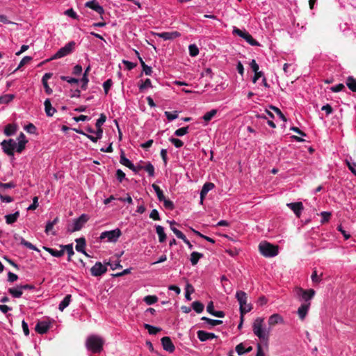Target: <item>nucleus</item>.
Listing matches in <instances>:
<instances>
[{
    "mask_svg": "<svg viewBox=\"0 0 356 356\" xmlns=\"http://www.w3.org/2000/svg\"><path fill=\"white\" fill-rule=\"evenodd\" d=\"M38 207V197H34L33 203L27 208L28 210H35Z\"/></svg>",
    "mask_w": 356,
    "mask_h": 356,
    "instance_id": "obj_62",
    "label": "nucleus"
},
{
    "mask_svg": "<svg viewBox=\"0 0 356 356\" xmlns=\"http://www.w3.org/2000/svg\"><path fill=\"white\" fill-rule=\"evenodd\" d=\"M345 88V86L343 83H339L338 85L335 86H332L330 88V90L334 92H338L341 91Z\"/></svg>",
    "mask_w": 356,
    "mask_h": 356,
    "instance_id": "obj_60",
    "label": "nucleus"
},
{
    "mask_svg": "<svg viewBox=\"0 0 356 356\" xmlns=\"http://www.w3.org/2000/svg\"><path fill=\"white\" fill-rule=\"evenodd\" d=\"M44 105L46 115L49 117L53 116V115L56 113V110L51 106L50 99H47L44 102Z\"/></svg>",
    "mask_w": 356,
    "mask_h": 356,
    "instance_id": "obj_22",
    "label": "nucleus"
},
{
    "mask_svg": "<svg viewBox=\"0 0 356 356\" xmlns=\"http://www.w3.org/2000/svg\"><path fill=\"white\" fill-rule=\"evenodd\" d=\"M15 186H16V184L13 181H10L9 183H6V184L0 183V191H1L2 193H3L6 189L13 188Z\"/></svg>",
    "mask_w": 356,
    "mask_h": 356,
    "instance_id": "obj_44",
    "label": "nucleus"
},
{
    "mask_svg": "<svg viewBox=\"0 0 356 356\" xmlns=\"http://www.w3.org/2000/svg\"><path fill=\"white\" fill-rule=\"evenodd\" d=\"M122 235V232L120 229L117 228L111 231H106L101 234L99 238L103 240L107 238L108 241L116 242L119 237Z\"/></svg>",
    "mask_w": 356,
    "mask_h": 356,
    "instance_id": "obj_7",
    "label": "nucleus"
},
{
    "mask_svg": "<svg viewBox=\"0 0 356 356\" xmlns=\"http://www.w3.org/2000/svg\"><path fill=\"white\" fill-rule=\"evenodd\" d=\"M16 130H17L16 125L12 124H8V125H6L5 127L4 134L6 136H10L13 135L15 133Z\"/></svg>",
    "mask_w": 356,
    "mask_h": 356,
    "instance_id": "obj_33",
    "label": "nucleus"
},
{
    "mask_svg": "<svg viewBox=\"0 0 356 356\" xmlns=\"http://www.w3.org/2000/svg\"><path fill=\"white\" fill-rule=\"evenodd\" d=\"M322 276L323 273H321L320 275H318L316 270H314L311 276V278L313 282L318 283L321 281Z\"/></svg>",
    "mask_w": 356,
    "mask_h": 356,
    "instance_id": "obj_53",
    "label": "nucleus"
},
{
    "mask_svg": "<svg viewBox=\"0 0 356 356\" xmlns=\"http://www.w3.org/2000/svg\"><path fill=\"white\" fill-rule=\"evenodd\" d=\"M346 85L351 91L356 92V79L353 76H350L347 78Z\"/></svg>",
    "mask_w": 356,
    "mask_h": 356,
    "instance_id": "obj_31",
    "label": "nucleus"
},
{
    "mask_svg": "<svg viewBox=\"0 0 356 356\" xmlns=\"http://www.w3.org/2000/svg\"><path fill=\"white\" fill-rule=\"evenodd\" d=\"M270 108L271 110H273V111H275L277 115L284 121V122H286L287 120H286V118L284 116V115L282 113V112L280 111V109L275 106H270Z\"/></svg>",
    "mask_w": 356,
    "mask_h": 356,
    "instance_id": "obj_49",
    "label": "nucleus"
},
{
    "mask_svg": "<svg viewBox=\"0 0 356 356\" xmlns=\"http://www.w3.org/2000/svg\"><path fill=\"white\" fill-rule=\"evenodd\" d=\"M14 99V95L11 94H8L3 96L0 97V103L1 104H8L11 102Z\"/></svg>",
    "mask_w": 356,
    "mask_h": 356,
    "instance_id": "obj_46",
    "label": "nucleus"
},
{
    "mask_svg": "<svg viewBox=\"0 0 356 356\" xmlns=\"http://www.w3.org/2000/svg\"><path fill=\"white\" fill-rule=\"evenodd\" d=\"M107 271V268L101 262L98 261L91 268L90 273L92 276L98 277L104 274Z\"/></svg>",
    "mask_w": 356,
    "mask_h": 356,
    "instance_id": "obj_11",
    "label": "nucleus"
},
{
    "mask_svg": "<svg viewBox=\"0 0 356 356\" xmlns=\"http://www.w3.org/2000/svg\"><path fill=\"white\" fill-rule=\"evenodd\" d=\"M201 320L207 322L208 324L212 326H216L222 323V321L220 320H214L205 316L202 317Z\"/></svg>",
    "mask_w": 356,
    "mask_h": 356,
    "instance_id": "obj_40",
    "label": "nucleus"
},
{
    "mask_svg": "<svg viewBox=\"0 0 356 356\" xmlns=\"http://www.w3.org/2000/svg\"><path fill=\"white\" fill-rule=\"evenodd\" d=\"M104 339L97 335H90L88 337L86 346L93 353H99L103 349Z\"/></svg>",
    "mask_w": 356,
    "mask_h": 356,
    "instance_id": "obj_2",
    "label": "nucleus"
},
{
    "mask_svg": "<svg viewBox=\"0 0 356 356\" xmlns=\"http://www.w3.org/2000/svg\"><path fill=\"white\" fill-rule=\"evenodd\" d=\"M144 301L149 305H152L158 301V298L156 296H147L144 298Z\"/></svg>",
    "mask_w": 356,
    "mask_h": 356,
    "instance_id": "obj_47",
    "label": "nucleus"
},
{
    "mask_svg": "<svg viewBox=\"0 0 356 356\" xmlns=\"http://www.w3.org/2000/svg\"><path fill=\"white\" fill-rule=\"evenodd\" d=\"M140 64L143 67V71L146 75H151L152 73V69L151 67L147 65L143 59H140Z\"/></svg>",
    "mask_w": 356,
    "mask_h": 356,
    "instance_id": "obj_45",
    "label": "nucleus"
},
{
    "mask_svg": "<svg viewBox=\"0 0 356 356\" xmlns=\"http://www.w3.org/2000/svg\"><path fill=\"white\" fill-rule=\"evenodd\" d=\"M43 249L55 257H60L64 254V250L63 248H61L60 250H57L51 248L43 246Z\"/></svg>",
    "mask_w": 356,
    "mask_h": 356,
    "instance_id": "obj_26",
    "label": "nucleus"
},
{
    "mask_svg": "<svg viewBox=\"0 0 356 356\" xmlns=\"http://www.w3.org/2000/svg\"><path fill=\"white\" fill-rule=\"evenodd\" d=\"M286 206L294 212L298 218L300 216L301 211L303 210V204L301 202L288 203Z\"/></svg>",
    "mask_w": 356,
    "mask_h": 356,
    "instance_id": "obj_13",
    "label": "nucleus"
},
{
    "mask_svg": "<svg viewBox=\"0 0 356 356\" xmlns=\"http://www.w3.org/2000/svg\"><path fill=\"white\" fill-rule=\"evenodd\" d=\"M59 222L58 217H56L52 221L47 222L46 227H45V233L49 234L50 232L52 231L53 227L55 225H56Z\"/></svg>",
    "mask_w": 356,
    "mask_h": 356,
    "instance_id": "obj_35",
    "label": "nucleus"
},
{
    "mask_svg": "<svg viewBox=\"0 0 356 356\" xmlns=\"http://www.w3.org/2000/svg\"><path fill=\"white\" fill-rule=\"evenodd\" d=\"M106 116L104 113H101L99 118L97 120L95 123V127L97 128V131H95V134L98 135L99 137H102L103 136V129L102 126L106 122Z\"/></svg>",
    "mask_w": 356,
    "mask_h": 356,
    "instance_id": "obj_14",
    "label": "nucleus"
},
{
    "mask_svg": "<svg viewBox=\"0 0 356 356\" xmlns=\"http://www.w3.org/2000/svg\"><path fill=\"white\" fill-rule=\"evenodd\" d=\"M32 60V57L31 56H24L20 61L18 67L14 70V72L18 70L22 67L25 65L26 64L29 63Z\"/></svg>",
    "mask_w": 356,
    "mask_h": 356,
    "instance_id": "obj_51",
    "label": "nucleus"
},
{
    "mask_svg": "<svg viewBox=\"0 0 356 356\" xmlns=\"http://www.w3.org/2000/svg\"><path fill=\"white\" fill-rule=\"evenodd\" d=\"M189 54L191 56H196L199 54V49L195 44H190L188 47Z\"/></svg>",
    "mask_w": 356,
    "mask_h": 356,
    "instance_id": "obj_48",
    "label": "nucleus"
},
{
    "mask_svg": "<svg viewBox=\"0 0 356 356\" xmlns=\"http://www.w3.org/2000/svg\"><path fill=\"white\" fill-rule=\"evenodd\" d=\"M197 338L199 339V340L202 342L206 341L209 339L217 338V336L215 334L211 333V332H207L204 330H198L197 332Z\"/></svg>",
    "mask_w": 356,
    "mask_h": 356,
    "instance_id": "obj_17",
    "label": "nucleus"
},
{
    "mask_svg": "<svg viewBox=\"0 0 356 356\" xmlns=\"http://www.w3.org/2000/svg\"><path fill=\"white\" fill-rule=\"evenodd\" d=\"M215 187V185L213 183L211 182H207L205 183L200 191V202L201 204L203 203L204 199L209 191L212 190Z\"/></svg>",
    "mask_w": 356,
    "mask_h": 356,
    "instance_id": "obj_18",
    "label": "nucleus"
},
{
    "mask_svg": "<svg viewBox=\"0 0 356 356\" xmlns=\"http://www.w3.org/2000/svg\"><path fill=\"white\" fill-rule=\"evenodd\" d=\"M193 309L198 314L203 312L204 306L200 301H195L192 303Z\"/></svg>",
    "mask_w": 356,
    "mask_h": 356,
    "instance_id": "obj_39",
    "label": "nucleus"
},
{
    "mask_svg": "<svg viewBox=\"0 0 356 356\" xmlns=\"http://www.w3.org/2000/svg\"><path fill=\"white\" fill-rule=\"evenodd\" d=\"M263 323L264 319L261 318H257L252 326V330L254 334L262 341L265 346L268 347V341L270 337V328L268 330L263 329Z\"/></svg>",
    "mask_w": 356,
    "mask_h": 356,
    "instance_id": "obj_1",
    "label": "nucleus"
},
{
    "mask_svg": "<svg viewBox=\"0 0 356 356\" xmlns=\"http://www.w3.org/2000/svg\"><path fill=\"white\" fill-rule=\"evenodd\" d=\"M1 145L3 152L7 155H14V150L16 148L17 143L13 139L3 140L1 143Z\"/></svg>",
    "mask_w": 356,
    "mask_h": 356,
    "instance_id": "obj_9",
    "label": "nucleus"
},
{
    "mask_svg": "<svg viewBox=\"0 0 356 356\" xmlns=\"http://www.w3.org/2000/svg\"><path fill=\"white\" fill-rule=\"evenodd\" d=\"M71 295H67L63 300L60 302L58 306V309L60 311L63 312L65 308H66L71 301Z\"/></svg>",
    "mask_w": 356,
    "mask_h": 356,
    "instance_id": "obj_32",
    "label": "nucleus"
},
{
    "mask_svg": "<svg viewBox=\"0 0 356 356\" xmlns=\"http://www.w3.org/2000/svg\"><path fill=\"white\" fill-rule=\"evenodd\" d=\"M169 140L177 147V148H179L181 147H182L184 145V143L178 139V138H170L169 139Z\"/></svg>",
    "mask_w": 356,
    "mask_h": 356,
    "instance_id": "obj_57",
    "label": "nucleus"
},
{
    "mask_svg": "<svg viewBox=\"0 0 356 356\" xmlns=\"http://www.w3.org/2000/svg\"><path fill=\"white\" fill-rule=\"evenodd\" d=\"M321 216L322 217L321 223L323 224L329 221L331 213L330 212L323 211Z\"/></svg>",
    "mask_w": 356,
    "mask_h": 356,
    "instance_id": "obj_58",
    "label": "nucleus"
},
{
    "mask_svg": "<svg viewBox=\"0 0 356 356\" xmlns=\"http://www.w3.org/2000/svg\"><path fill=\"white\" fill-rule=\"evenodd\" d=\"M49 324L46 321H39L35 327V330L39 334H44L49 329Z\"/></svg>",
    "mask_w": 356,
    "mask_h": 356,
    "instance_id": "obj_19",
    "label": "nucleus"
},
{
    "mask_svg": "<svg viewBox=\"0 0 356 356\" xmlns=\"http://www.w3.org/2000/svg\"><path fill=\"white\" fill-rule=\"evenodd\" d=\"M120 163L129 169H133L134 168V165L125 156L123 150H121Z\"/></svg>",
    "mask_w": 356,
    "mask_h": 356,
    "instance_id": "obj_25",
    "label": "nucleus"
},
{
    "mask_svg": "<svg viewBox=\"0 0 356 356\" xmlns=\"http://www.w3.org/2000/svg\"><path fill=\"white\" fill-rule=\"evenodd\" d=\"M296 293L298 296L302 297V298L305 301L308 302L313 298L315 295V291L314 289H308L305 290L300 287H298L295 289Z\"/></svg>",
    "mask_w": 356,
    "mask_h": 356,
    "instance_id": "obj_10",
    "label": "nucleus"
},
{
    "mask_svg": "<svg viewBox=\"0 0 356 356\" xmlns=\"http://www.w3.org/2000/svg\"><path fill=\"white\" fill-rule=\"evenodd\" d=\"M278 250V245H273L266 241L261 242L259 245V250L265 257H273L277 255Z\"/></svg>",
    "mask_w": 356,
    "mask_h": 356,
    "instance_id": "obj_3",
    "label": "nucleus"
},
{
    "mask_svg": "<svg viewBox=\"0 0 356 356\" xmlns=\"http://www.w3.org/2000/svg\"><path fill=\"white\" fill-rule=\"evenodd\" d=\"M165 115L169 121H172V120L177 118V117H178L177 111H175L174 113L165 111Z\"/></svg>",
    "mask_w": 356,
    "mask_h": 356,
    "instance_id": "obj_55",
    "label": "nucleus"
},
{
    "mask_svg": "<svg viewBox=\"0 0 356 356\" xmlns=\"http://www.w3.org/2000/svg\"><path fill=\"white\" fill-rule=\"evenodd\" d=\"M162 346L163 349L169 353H173L175 350V347L169 337H163L161 339Z\"/></svg>",
    "mask_w": 356,
    "mask_h": 356,
    "instance_id": "obj_12",
    "label": "nucleus"
},
{
    "mask_svg": "<svg viewBox=\"0 0 356 356\" xmlns=\"http://www.w3.org/2000/svg\"><path fill=\"white\" fill-rule=\"evenodd\" d=\"M346 164L348 169L351 171V172L356 176V163H351L349 161H346Z\"/></svg>",
    "mask_w": 356,
    "mask_h": 356,
    "instance_id": "obj_64",
    "label": "nucleus"
},
{
    "mask_svg": "<svg viewBox=\"0 0 356 356\" xmlns=\"http://www.w3.org/2000/svg\"><path fill=\"white\" fill-rule=\"evenodd\" d=\"M8 292L13 297L17 298H20L23 293L19 286H17L16 288H10Z\"/></svg>",
    "mask_w": 356,
    "mask_h": 356,
    "instance_id": "obj_36",
    "label": "nucleus"
},
{
    "mask_svg": "<svg viewBox=\"0 0 356 356\" xmlns=\"http://www.w3.org/2000/svg\"><path fill=\"white\" fill-rule=\"evenodd\" d=\"M161 202H163V206L166 209L173 210L175 209V205L172 201L165 197L164 200H162Z\"/></svg>",
    "mask_w": 356,
    "mask_h": 356,
    "instance_id": "obj_50",
    "label": "nucleus"
},
{
    "mask_svg": "<svg viewBox=\"0 0 356 356\" xmlns=\"http://www.w3.org/2000/svg\"><path fill=\"white\" fill-rule=\"evenodd\" d=\"M60 248H63L64 250V252L66 251L68 254L67 260L70 261L71 257L72 255H74V252L73 250V246L72 244H68V245H60Z\"/></svg>",
    "mask_w": 356,
    "mask_h": 356,
    "instance_id": "obj_30",
    "label": "nucleus"
},
{
    "mask_svg": "<svg viewBox=\"0 0 356 356\" xmlns=\"http://www.w3.org/2000/svg\"><path fill=\"white\" fill-rule=\"evenodd\" d=\"M88 219L89 218L87 215L82 214L78 218L74 219L72 225H68L67 232L70 233H72L74 232L79 231L83 227L85 223L87 222Z\"/></svg>",
    "mask_w": 356,
    "mask_h": 356,
    "instance_id": "obj_5",
    "label": "nucleus"
},
{
    "mask_svg": "<svg viewBox=\"0 0 356 356\" xmlns=\"http://www.w3.org/2000/svg\"><path fill=\"white\" fill-rule=\"evenodd\" d=\"M75 42L72 41L66 44L63 47H61L51 58L50 60L58 59L64 57L72 52L74 49Z\"/></svg>",
    "mask_w": 356,
    "mask_h": 356,
    "instance_id": "obj_6",
    "label": "nucleus"
},
{
    "mask_svg": "<svg viewBox=\"0 0 356 356\" xmlns=\"http://www.w3.org/2000/svg\"><path fill=\"white\" fill-rule=\"evenodd\" d=\"M149 218L154 220H159L160 216L158 211L156 209H153L149 214Z\"/></svg>",
    "mask_w": 356,
    "mask_h": 356,
    "instance_id": "obj_63",
    "label": "nucleus"
},
{
    "mask_svg": "<svg viewBox=\"0 0 356 356\" xmlns=\"http://www.w3.org/2000/svg\"><path fill=\"white\" fill-rule=\"evenodd\" d=\"M27 142L28 140H19L18 142L17 146L16 145L17 152H22L25 149V145L27 143Z\"/></svg>",
    "mask_w": 356,
    "mask_h": 356,
    "instance_id": "obj_56",
    "label": "nucleus"
},
{
    "mask_svg": "<svg viewBox=\"0 0 356 356\" xmlns=\"http://www.w3.org/2000/svg\"><path fill=\"white\" fill-rule=\"evenodd\" d=\"M188 126H186V127H181V128L177 129L175 132V134L177 136H182L188 133Z\"/></svg>",
    "mask_w": 356,
    "mask_h": 356,
    "instance_id": "obj_52",
    "label": "nucleus"
},
{
    "mask_svg": "<svg viewBox=\"0 0 356 356\" xmlns=\"http://www.w3.org/2000/svg\"><path fill=\"white\" fill-rule=\"evenodd\" d=\"M169 222L170 225V229L173 232V233L176 235V236L180 239L184 238L185 235L181 231H179L176 227L172 226L173 225L177 224L176 222L172 220V221H170Z\"/></svg>",
    "mask_w": 356,
    "mask_h": 356,
    "instance_id": "obj_37",
    "label": "nucleus"
},
{
    "mask_svg": "<svg viewBox=\"0 0 356 356\" xmlns=\"http://www.w3.org/2000/svg\"><path fill=\"white\" fill-rule=\"evenodd\" d=\"M144 170L148 173L149 176H154V167L150 162L147 163L144 166Z\"/></svg>",
    "mask_w": 356,
    "mask_h": 356,
    "instance_id": "obj_42",
    "label": "nucleus"
},
{
    "mask_svg": "<svg viewBox=\"0 0 356 356\" xmlns=\"http://www.w3.org/2000/svg\"><path fill=\"white\" fill-rule=\"evenodd\" d=\"M203 254L202 253H200L198 252H193L191 254V258H190V261L191 262V264L193 266H195L199 260L203 257Z\"/></svg>",
    "mask_w": 356,
    "mask_h": 356,
    "instance_id": "obj_27",
    "label": "nucleus"
},
{
    "mask_svg": "<svg viewBox=\"0 0 356 356\" xmlns=\"http://www.w3.org/2000/svg\"><path fill=\"white\" fill-rule=\"evenodd\" d=\"M139 90L140 92L143 91L147 88H152V82L149 79H146L145 81L142 82L139 86Z\"/></svg>",
    "mask_w": 356,
    "mask_h": 356,
    "instance_id": "obj_43",
    "label": "nucleus"
},
{
    "mask_svg": "<svg viewBox=\"0 0 356 356\" xmlns=\"http://www.w3.org/2000/svg\"><path fill=\"white\" fill-rule=\"evenodd\" d=\"M86 7L89 8L97 13L102 15L104 13V10L102 6H101L99 3L96 0H92L90 1H88L85 4Z\"/></svg>",
    "mask_w": 356,
    "mask_h": 356,
    "instance_id": "obj_15",
    "label": "nucleus"
},
{
    "mask_svg": "<svg viewBox=\"0 0 356 356\" xmlns=\"http://www.w3.org/2000/svg\"><path fill=\"white\" fill-rule=\"evenodd\" d=\"M216 113L217 111L216 109H212L206 113L203 116L204 120L207 122H209L216 115Z\"/></svg>",
    "mask_w": 356,
    "mask_h": 356,
    "instance_id": "obj_41",
    "label": "nucleus"
},
{
    "mask_svg": "<svg viewBox=\"0 0 356 356\" xmlns=\"http://www.w3.org/2000/svg\"><path fill=\"white\" fill-rule=\"evenodd\" d=\"M19 216V212L16 211L13 214H8L5 216L6 222L7 224H13L15 222Z\"/></svg>",
    "mask_w": 356,
    "mask_h": 356,
    "instance_id": "obj_29",
    "label": "nucleus"
},
{
    "mask_svg": "<svg viewBox=\"0 0 356 356\" xmlns=\"http://www.w3.org/2000/svg\"><path fill=\"white\" fill-rule=\"evenodd\" d=\"M113 85V81L111 79H107L104 83L103 87L106 94H108L111 87Z\"/></svg>",
    "mask_w": 356,
    "mask_h": 356,
    "instance_id": "obj_54",
    "label": "nucleus"
},
{
    "mask_svg": "<svg viewBox=\"0 0 356 356\" xmlns=\"http://www.w3.org/2000/svg\"><path fill=\"white\" fill-rule=\"evenodd\" d=\"M159 38L164 40H174L181 36V33L178 31L162 32L156 34Z\"/></svg>",
    "mask_w": 356,
    "mask_h": 356,
    "instance_id": "obj_16",
    "label": "nucleus"
},
{
    "mask_svg": "<svg viewBox=\"0 0 356 356\" xmlns=\"http://www.w3.org/2000/svg\"><path fill=\"white\" fill-rule=\"evenodd\" d=\"M75 241L76 242V250L78 251V252H80L81 253H85V246H86V239L85 238L83 237H81V238H76L75 240Z\"/></svg>",
    "mask_w": 356,
    "mask_h": 356,
    "instance_id": "obj_24",
    "label": "nucleus"
},
{
    "mask_svg": "<svg viewBox=\"0 0 356 356\" xmlns=\"http://www.w3.org/2000/svg\"><path fill=\"white\" fill-rule=\"evenodd\" d=\"M236 298L240 305V314L241 316H244L246 313L249 312L252 307L251 305H248V309H245V305L247 303L248 296L246 293L243 291H238L236 293Z\"/></svg>",
    "mask_w": 356,
    "mask_h": 356,
    "instance_id": "obj_4",
    "label": "nucleus"
},
{
    "mask_svg": "<svg viewBox=\"0 0 356 356\" xmlns=\"http://www.w3.org/2000/svg\"><path fill=\"white\" fill-rule=\"evenodd\" d=\"M233 33L243 38L252 46H259V43L255 40L252 36L247 31H243L238 28L234 27Z\"/></svg>",
    "mask_w": 356,
    "mask_h": 356,
    "instance_id": "obj_8",
    "label": "nucleus"
},
{
    "mask_svg": "<svg viewBox=\"0 0 356 356\" xmlns=\"http://www.w3.org/2000/svg\"><path fill=\"white\" fill-rule=\"evenodd\" d=\"M156 232L159 236V241L160 243H163L166 239V234H165L164 229L161 225L156 226Z\"/></svg>",
    "mask_w": 356,
    "mask_h": 356,
    "instance_id": "obj_28",
    "label": "nucleus"
},
{
    "mask_svg": "<svg viewBox=\"0 0 356 356\" xmlns=\"http://www.w3.org/2000/svg\"><path fill=\"white\" fill-rule=\"evenodd\" d=\"M283 318L278 314H274L268 318V325L270 327H273L279 323H283Z\"/></svg>",
    "mask_w": 356,
    "mask_h": 356,
    "instance_id": "obj_21",
    "label": "nucleus"
},
{
    "mask_svg": "<svg viewBox=\"0 0 356 356\" xmlns=\"http://www.w3.org/2000/svg\"><path fill=\"white\" fill-rule=\"evenodd\" d=\"M116 178L119 181V182H122L123 179L125 178V173L120 169L117 170L116 171Z\"/></svg>",
    "mask_w": 356,
    "mask_h": 356,
    "instance_id": "obj_59",
    "label": "nucleus"
},
{
    "mask_svg": "<svg viewBox=\"0 0 356 356\" xmlns=\"http://www.w3.org/2000/svg\"><path fill=\"white\" fill-rule=\"evenodd\" d=\"M152 186L154 188L155 193H156L158 200L160 202L162 200H164V198L165 197L163 195V191L160 188V187L158 185H156V184H153Z\"/></svg>",
    "mask_w": 356,
    "mask_h": 356,
    "instance_id": "obj_38",
    "label": "nucleus"
},
{
    "mask_svg": "<svg viewBox=\"0 0 356 356\" xmlns=\"http://www.w3.org/2000/svg\"><path fill=\"white\" fill-rule=\"evenodd\" d=\"M310 302L302 304L298 309V314L300 320H304L307 314L309 308L310 307Z\"/></svg>",
    "mask_w": 356,
    "mask_h": 356,
    "instance_id": "obj_20",
    "label": "nucleus"
},
{
    "mask_svg": "<svg viewBox=\"0 0 356 356\" xmlns=\"http://www.w3.org/2000/svg\"><path fill=\"white\" fill-rule=\"evenodd\" d=\"M15 238L16 240H19L20 243L22 245L26 247L27 248H29L31 250H35L38 252L40 251L35 245H33L31 243L26 241L23 237L19 236L18 235H15Z\"/></svg>",
    "mask_w": 356,
    "mask_h": 356,
    "instance_id": "obj_23",
    "label": "nucleus"
},
{
    "mask_svg": "<svg viewBox=\"0 0 356 356\" xmlns=\"http://www.w3.org/2000/svg\"><path fill=\"white\" fill-rule=\"evenodd\" d=\"M122 63L126 66V67L128 70H131L134 69L137 65L136 63H134L126 60H123Z\"/></svg>",
    "mask_w": 356,
    "mask_h": 356,
    "instance_id": "obj_61",
    "label": "nucleus"
},
{
    "mask_svg": "<svg viewBox=\"0 0 356 356\" xmlns=\"http://www.w3.org/2000/svg\"><path fill=\"white\" fill-rule=\"evenodd\" d=\"M143 326L145 329L147 330L149 334L152 335L156 334L161 330V328L152 326L147 323H145Z\"/></svg>",
    "mask_w": 356,
    "mask_h": 356,
    "instance_id": "obj_34",
    "label": "nucleus"
}]
</instances>
